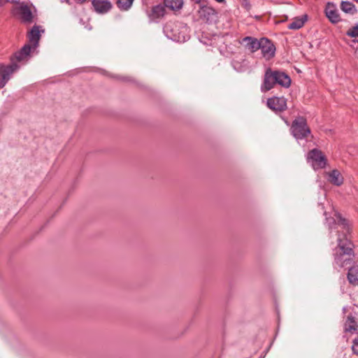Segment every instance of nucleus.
Here are the masks:
<instances>
[{
	"label": "nucleus",
	"instance_id": "nucleus-22",
	"mask_svg": "<svg viewBox=\"0 0 358 358\" xmlns=\"http://www.w3.org/2000/svg\"><path fill=\"white\" fill-rule=\"evenodd\" d=\"M165 6L173 10H178L183 6V0H164Z\"/></svg>",
	"mask_w": 358,
	"mask_h": 358
},
{
	"label": "nucleus",
	"instance_id": "nucleus-3",
	"mask_svg": "<svg viewBox=\"0 0 358 358\" xmlns=\"http://www.w3.org/2000/svg\"><path fill=\"white\" fill-rule=\"evenodd\" d=\"M164 32L169 38L176 42L184 43L189 38L188 27L179 22L166 23Z\"/></svg>",
	"mask_w": 358,
	"mask_h": 358
},
{
	"label": "nucleus",
	"instance_id": "nucleus-30",
	"mask_svg": "<svg viewBox=\"0 0 358 358\" xmlns=\"http://www.w3.org/2000/svg\"><path fill=\"white\" fill-rule=\"evenodd\" d=\"M243 41H246V38H243Z\"/></svg>",
	"mask_w": 358,
	"mask_h": 358
},
{
	"label": "nucleus",
	"instance_id": "nucleus-20",
	"mask_svg": "<svg viewBox=\"0 0 358 358\" xmlns=\"http://www.w3.org/2000/svg\"><path fill=\"white\" fill-rule=\"evenodd\" d=\"M164 12L165 10L163 6L157 5L152 7L150 13H149V17L152 20L157 19L160 17H162L164 14Z\"/></svg>",
	"mask_w": 358,
	"mask_h": 358
},
{
	"label": "nucleus",
	"instance_id": "nucleus-1",
	"mask_svg": "<svg viewBox=\"0 0 358 358\" xmlns=\"http://www.w3.org/2000/svg\"><path fill=\"white\" fill-rule=\"evenodd\" d=\"M353 247V243L345 234L341 236L339 234L338 245L334 252V263L341 268L351 264L355 257Z\"/></svg>",
	"mask_w": 358,
	"mask_h": 358
},
{
	"label": "nucleus",
	"instance_id": "nucleus-24",
	"mask_svg": "<svg viewBox=\"0 0 358 358\" xmlns=\"http://www.w3.org/2000/svg\"><path fill=\"white\" fill-rule=\"evenodd\" d=\"M133 1L134 0H118L117 4L121 10H127L131 6Z\"/></svg>",
	"mask_w": 358,
	"mask_h": 358
},
{
	"label": "nucleus",
	"instance_id": "nucleus-13",
	"mask_svg": "<svg viewBox=\"0 0 358 358\" xmlns=\"http://www.w3.org/2000/svg\"><path fill=\"white\" fill-rule=\"evenodd\" d=\"M15 67L4 66V64L0 63V89L3 88L12 77V72Z\"/></svg>",
	"mask_w": 358,
	"mask_h": 358
},
{
	"label": "nucleus",
	"instance_id": "nucleus-32",
	"mask_svg": "<svg viewBox=\"0 0 358 358\" xmlns=\"http://www.w3.org/2000/svg\"><path fill=\"white\" fill-rule=\"evenodd\" d=\"M357 1H358V0H356Z\"/></svg>",
	"mask_w": 358,
	"mask_h": 358
},
{
	"label": "nucleus",
	"instance_id": "nucleus-29",
	"mask_svg": "<svg viewBox=\"0 0 358 358\" xmlns=\"http://www.w3.org/2000/svg\"><path fill=\"white\" fill-rule=\"evenodd\" d=\"M193 1H194L196 3H200L201 0H192Z\"/></svg>",
	"mask_w": 358,
	"mask_h": 358
},
{
	"label": "nucleus",
	"instance_id": "nucleus-26",
	"mask_svg": "<svg viewBox=\"0 0 358 358\" xmlns=\"http://www.w3.org/2000/svg\"><path fill=\"white\" fill-rule=\"evenodd\" d=\"M233 66L237 71H243L245 70V65H242L237 60L233 61Z\"/></svg>",
	"mask_w": 358,
	"mask_h": 358
},
{
	"label": "nucleus",
	"instance_id": "nucleus-18",
	"mask_svg": "<svg viewBox=\"0 0 358 358\" xmlns=\"http://www.w3.org/2000/svg\"><path fill=\"white\" fill-rule=\"evenodd\" d=\"M306 20L307 16L306 15L301 17H295L294 20L288 24L287 27L289 29H299L304 25Z\"/></svg>",
	"mask_w": 358,
	"mask_h": 358
},
{
	"label": "nucleus",
	"instance_id": "nucleus-9",
	"mask_svg": "<svg viewBox=\"0 0 358 358\" xmlns=\"http://www.w3.org/2000/svg\"><path fill=\"white\" fill-rule=\"evenodd\" d=\"M324 13L326 17L333 24H336L341 20V18L338 13V10L336 6L333 3L328 2L327 3L324 9Z\"/></svg>",
	"mask_w": 358,
	"mask_h": 358
},
{
	"label": "nucleus",
	"instance_id": "nucleus-4",
	"mask_svg": "<svg viewBox=\"0 0 358 358\" xmlns=\"http://www.w3.org/2000/svg\"><path fill=\"white\" fill-rule=\"evenodd\" d=\"M34 51L30 44L24 45L20 51L15 52L13 56L10 57V64L7 65L4 64V66L15 67V69L12 72L13 75L20 68V64H24L29 60L31 54Z\"/></svg>",
	"mask_w": 358,
	"mask_h": 358
},
{
	"label": "nucleus",
	"instance_id": "nucleus-6",
	"mask_svg": "<svg viewBox=\"0 0 358 358\" xmlns=\"http://www.w3.org/2000/svg\"><path fill=\"white\" fill-rule=\"evenodd\" d=\"M13 13L25 24H31L34 22V14L32 12V5L20 3L14 8Z\"/></svg>",
	"mask_w": 358,
	"mask_h": 358
},
{
	"label": "nucleus",
	"instance_id": "nucleus-14",
	"mask_svg": "<svg viewBox=\"0 0 358 358\" xmlns=\"http://www.w3.org/2000/svg\"><path fill=\"white\" fill-rule=\"evenodd\" d=\"M344 330L351 334L358 333V317H357V313H355V315L350 313L348 315L344 324Z\"/></svg>",
	"mask_w": 358,
	"mask_h": 358
},
{
	"label": "nucleus",
	"instance_id": "nucleus-2",
	"mask_svg": "<svg viewBox=\"0 0 358 358\" xmlns=\"http://www.w3.org/2000/svg\"><path fill=\"white\" fill-rule=\"evenodd\" d=\"M291 82L290 77L286 73L268 68L264 73L263 83L261 85V91L266 92L273 88L275 85L288 88L291 85Z\"/></svg>",
	"mask_w": 358,
	"mask_h": 358
},
{
	"label": "nucleus",
	"instance_id": "nucleus-11",
	"mask_svg": "<svg viewBox=\"0 0 358 358\" xmlns=\"http://www.w3.org/2000/svg\"><path fill=\"white\" fill-rule=\"evenodd\" d=\"M44 32L43 29H41L39 26H34L28 34L29 43L31 48L34 50H36L38 45V41L41 38V34Z\"/></svg>",
	"mask_w": 358,
	"mask_h": 358
},
{
	"label": "nucleus",
	"instance_id": "nucleus-23",
	"mask_svg": "<svg viewBox=\"0 0 358 358\" xmlns=\"http://www.w3.org/2000/svg\"><path fill=\"white\" fill-rule=\"evenodd\" d=\"M336 218H337V223L336 224L341 226L343 227V229L345 230V232L343 234H345L346 235V233H348L349 231H350V228H349V225H348V222L346 219L343 218L341 217V215L340 214H336ZM342 236V234H341Z\"/></svg>",
	"mask_w": 358,
	"mask_h": 358
},
{
	"label": "nucleus",
	"instance_id": "nucleus-7",
	"mask_svg": "<svg viewBox=\"0 0 358 358\" xmlns=\"http://www.w3.org/2000/svg\"><path fill=\"white\" fill-rule=\"evenodd\" d=\"M308 161L311 162L314 169H323L327 164V158L322 152L314 148L308 153Z\"/></svg>",
	"mask_w": 358,
	"mask_h": 358
},
{
	"label": "nucleus",
	"instance_id": "nucleus-28",
	"mask_svg": "<svg viewBox=\"0 0 358 358\" xmlns=\"http://www.w3.org/2000/svg\"><path fill=\"white\" fill-rule=\"evenodd\" d=\"M19 1H20V0H0V6H2L8 2L13 3H19Z\"/></svg>",
	"mask_w": 358,
	"mask_h": 358
},
{
	"label": "nucleus",
	"instance_id": "nucleus-16",
	"mask_svg": "<svg viewBox=\"0 0 358 358\" xmlns=\"http://www.w3.org/2000/svg\"><path fill=\"white\" fill-rule=\"evenodd\" d=\"M347 279L352 286H358V265H354L349 268Z\"/></svg>",
	"mask_w": 358,
	"mask_h": 358
},
{
	"label": "nucleus",
	"instance_id": "nucleus-5",
	"mask_svg": "<svg viewBox=\"0 0 358 358\" xmlns=\"http://www.w3.org/2000/svg\"><path fill=\"white\" fill-rule=\"evenodd\" d=\"M291 134L296 140L306 138L310 134V129L304 117H297L292 123L290 127Z\"/></svg>",
	"mask_w": 358,
	"mask_h": 358
},
{
	"label": "nucleus",
	"instance_id": "nucleus-31",
	"mask_svg": "<svg viewBox=\"0 0 358 358\" xmlns=\"http://www.w3.org/2000/svg\"><path fill=\"white\" fill-rule=\"evenodd\" d=\"M79 1H81V2H83V1H84L85 0H79Z\"/></svg>",
	"mask_w": 358,
	"mask_h": 358
},
{
	"label": "nucleus",
	"instance_id": "nucleus-27",
	"mask_svg": "<svg viewBox=\"0 0 358 358\" xmlns=\"http://www.w3.org/2000/svg\"><path fill=\"white\" fill-rule=\"evenodd\" d=\"M352 350L353 353L358 356V336L353 340Z\"/></svg>",
	"mask_w": 358,
	"mask_h": 358
},
{
	"label": "nucleus",
	"instance_id": "nucleus-19",
	"mask_svg": "<svg viewBox=\"0 0 358 358\" xmlns=\"http://www.w3.org/2000/svg\"><path fill=\"white\" fill-rule=\"evenodd\" d=\"M262 43V38L258 40L252 36H248V48L254 52L260 50Z\"/></svg>",
	"mask_w": 358,
	"mask_h": 358
},
{
	"label": "nucleus",
	"instance_id": "nucleus-12",
	"mask_svg": "<svg viewBox=\"0 0 358 358\" xmlns=\"http://www.w3.org/2000/svg\"><path fill=\"white\" fill-rule=\"evenodd\" d=\"M261 52L262 55L267 59L273 57L275 55V48L270 40L262 38Z\"/></svg>",
	"mask_w": 358,
	"mask_h": 358
},
{
	"label": "nucleus",
	"instance_id": "nucleus-8",
	"mask_svg": "<svg viewBox=\"0 0 358 358\" xmlns=\"http://www.w3.org/2000/svg\"><path fill=\"white\" fill-rule=\"evenodd\" d=\"M267 106L274 111L279 113L287 109V99L284 96H273L268 98L266 101Z\"/></svg>",
	"mask_w": 358,
	"mask_h": 358
},
{
	"label": "nucleus",
	"instance_id": "nucleus-17",
	"mask_svg": "<svg viewBox=\"0 0 358 358\" xmlns=\"http://www.w3.org/2000/svg\"><path fill=\"white\" fill-rule=\"evenodd\" d=\"M343 180L341 173L336 169L331 171L329 174V181L336 186H341L343 183Z\"/></svg>",
	"mask_w": 358,
	"mask_h": 358
},
{
	"label": "nucleus",
	"instance_id": "nucleus-21",
	"mask_svg": "<svg viewBox=\"0 0 358 358\" xmlns=\"http://www.w3.org/2000/svg\"><path fill=\"white\" fill-rule=\"evenodd\" d=\"M341 9L345 13L353 15L357 13V9L353 3L348 1H343L341 3Z\"/></svg>",
	"mask_w": 358,
	"mask_h": 358
},
{
	"label": "nucleus",
	"instance_id": "nucleus-33",
	"mask_svg": "<svg viewBox=\"0 0 358 358\" xmlns=\"http://www.w3.org/2000/svg\"><path fill=\"white\" fill-rule=\"evenodd\" d=\"M357 42H358V40H357Z\"/></svg>",
	"mask_w": 358,
	"mask_h": 358
},
{
	"label": "nucleus",
	"instance_id": "nucleus-25",
	"mask_svg": "<svg viewBox=\"0 0 358 358\" xmlns=\"http://www.w3.org/2000/svg\"><path fill=\"white\" fill-rule=\"evenodd\" d=\"M346 35L350 37H352V38L358 37V24H357L355 26L350 28L347 31Z\"/></svg>",
	"mask_w": 358,
	"mask_h": 358
},
{
	"label": "nucleus",
	"instance_id": "nucleus-15",
	"mask_svg": "<svg viewBox=\"0 0 358 358\" xmlns=\"http://www.w3.org/2000/svg\"><path fill=\"white\" fill-rule=\"evenodd\" d=\"M92 4L94 10L100 14L108 13L112 8L109 0H92Z\"/></svg>",
	"mask_w": 358,
	"mask_h": 358
},
{
	"label": "nucleus",
	"instance_id": "nucleus-10",
	"mask_svg": "<svg viewBox=\"0 0 358 358\" xmlns=\"http://www.w3.org/2000/svg\"><path fill=\"white\" fill-rule=\"evenodd\" d=\"M198 13L199 18L206 22H212L214 21L217 15L215 10L208 6H201Z\"/></svg>",
	"mask_w": 358,
	"mask_h": 358
}]
</instances>
